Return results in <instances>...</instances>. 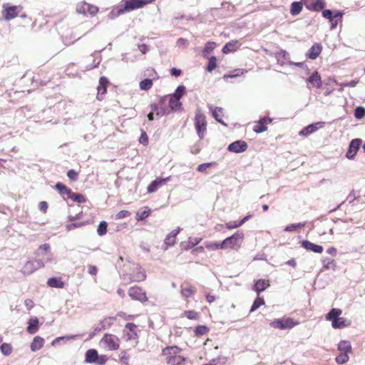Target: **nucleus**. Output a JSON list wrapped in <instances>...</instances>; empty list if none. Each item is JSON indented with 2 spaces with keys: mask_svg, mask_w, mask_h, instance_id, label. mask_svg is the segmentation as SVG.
Here are the masks:
<instances>
[{
  "mask_svg": "<svg viewBox=\"0 0 365 365\" xmlns=\"http://www.w3.org/2000/svg\"><path fill=\"white\" fill-rule=\"evenodd\" d=\"M244 238V234L242 232L237 231L232 236L225 238L222 242V245L223 250L227 249H235L236 247H239L242 242Z\"/></svg>",
  "mask_w": 365,
  "mask_h": 365,
  "instance_id": "nucleus-1",
  "label": "nucleus"
},
{
  "mask_svg": "<svg viewBox=\"0 0 365 365\" xmlns=\"http://www.w3.org/2000/svg\"><path fill=\"white\" fill-rule=\"evenodd\" d=\"M195 127L198 137L202 139L207 130V121L205 115L200 109H197L195 113Z\"/></svg>",
  "mask_w": 365,
  "mask_h": 365,
  "instance_id": "nucleus-2",
  "label": "nucleus"
},
{
  "mask_svg": "<svg viewBox=\"0 0 365 365\" xmlns=\"http://www.w3.org/2000/svg\"><path fill=\"white\" fill-rule=\"evenodd\" d=\"M299 324L291 317H282L275 319L269 323L271 327L278 329H292Z\"/></svg>",
  "mask_w": 365,
  "mask_h": 365,
  "instance_id": "nucleus-3",
  "label": "nucleus"
},
{
  "mask_svg": "<svg viewBox=\"0 0 365 365\" xmlns=\"http://www.w3.org/2000/svg\"><path fill=\"white\" fill-rule=\"evenodd\" d=\"M44 267V261L42 259H34L27 261L21 269L24 275H30L37 269Z\"/></svg>",
  "mask_w": 365,
  "mask_h": 365,
  "instance_id": "nucleus-4",
  "label": "nucleus"
},
{
  "mask_svg": "<svg viewBox=\"0 0 365 365\" xmlns=\"http://www.w3.org/2000/svg\"><path fill=\"white\" fill-rule=\"evenodd\" d=\"M155 0H128L122 4L125 12H129L140 8L145 5L152 3Z\"/></svg>",
  "mask_w": 365,
  "mask_h": 365,
  "instance_id": "nucleus-5",
  "label": "nucleus"
},
{
  "mask_svg": "<svg viewBox=\"0 0 365 365\" xmlns=\"http://www.w3.org/2000/svg\"><path fill=\"white\" fill-rule=\"evenodd\" d=\"M127 277L130 282H140L146 279L145 272L139 264H135L131 274H124V279H126Z\"/></svg>",
  "mask_w": 365,
  "mask_h": 365,
  "instance_id": "nucleus-6",
  "label": "nucleus"
},
{
  "mask_svg": "<svg viewBox=\"0 0 365 365\" xmlns=\"http://www.w3.org/2000/svg\"><path fill=\"white\" fill-rule=\"evenodd\" d=\"M101 342L110 351L117 350L119 348V339L113 334H106L101 339Z\"/></svg>",
  "mask_w": 365,
  "mask_h": 365,
  "instance_id": "nucleus-7",
  "label": "nucleus"
},
{
  "mask_svg": "<svg viewBox=\"0 0 365 365\" xmlns=\"http://www.w3.org/2000/svg\"><path fill=\"white\" fill-rule=\"evenodd\" d=\"M128 295L132 299L145 302L148 300L145 292L140 287H133L128 290Z\"/></svg>",
  "mask_w": 365,
  "mask_h": 365,
  "instance_id": "nucleus-8",
  "label": "nucleus"
},
{
  "mask_svg": "<svg viewBox=\"0 0 365 365\" xmlns=\"http://www.w3.org/2000/svg\"><path fill=\"white\" fill-rule=\"evenodd\" d=\"M21 6H11L5 8L3 11V16L6 21H10L16 18L21 11Z\"/></svg>",
  "mask_w": 365,
  "mask_h": 365,
  "instance_id": "nucleus-9",
  "label": "nucleus"
},
{
  "mask_svg": "<svg viewBox=\"0 0 365 365\" xmlns=\"http://www.w3.org/2000/svg\"><path fill=\"white\" fill-rule=\"evenodd\" d=\"M361 143L362 140L361 139H353L349 143V149L346 153V157L350 160L354 159Z\"/></svg>",
  "mask_w": 365,
  "mask_h": 365,
  "instance_id": "nucleus-10",
  "label": "nucleus"
},
{
  "mask_svg": "<svg viewBox=\"0 0 365 365\" xmlns=\"http://www.w3.org/2000/svg\"><path fill=\"white\" fill-rule=\"evenodd\" d=\"M248 145L245 141L239 140L230 143L227 147V150L230 152L240 153L245 151Z\"/></svg>",
  "mask_w": 365,
  "mask_h": 365,
  "instance_id": "nucleus-11",
  "label": "nucleus"
},
{
  "mask_svg": "<svg viewBox=\"0 0 365 365\" xmlns=\"http://www.w3.org/2000/svg\"><path fill=\"white\" fill-rule=\"evenodd\" d=\"M303 4L307 9L317 11L322 10L325 6L323 0H303Z\"/></svg>",
  "mask_w": 365,
  "mask_h": 365,
  "instance_id": "nucleus-12",
  "label": "nucleus"
},
{
  "mask_svg": "<svg viewBox=\"0 0 365 365\" xmlns=\"http://www.w3.org/2000/svg\"><path fill=\"white\" fill-rule=\"evenodd\" d=\"M138 327L134 323H127L125 326L124 333L128 336V340L135 339L138 337Z\"/></svg>",
  "mask_w": 365,
  "mask_h": 365,
  "instance_id": "nucleus-13",
  "label": "nucleus"
},
{
  "mask_svg": "<svg viewBox=\"0 0 365 365\" xmlns=\"http://www.w3.org/2000/svg\"><path fill=\"white\" fill-rule=\"evenodd\" d=\"M324 123L323 122H318L316 123L310 124L305 128H304L300 132V135L307 136L315 131H317L319 128H322L323 126Z\"/></svg>",
  "mask_w": 365,
  "mask_h": 365,
  "instance_id": "nucleus-14",
  "label": "nucleus"
},
{
  "mask_svg": "<svg viewBox=\"0 0 365 365\" xmlns=\"http://www.w3.org/2000/svg\"><path fill=\"white\" fill-rule=\"evenodd\" d=\"M109 81L108 79L105 77L102 76L99 79V85L97 88L98 90V94H97V98L98 100H101V96H103L107 92V86L108 84Z\"/></svg>",
  "mask_w": 365,
  "mask_h": 365,
  "instance_id": "nucleus-15",
  "label": "nucleus"
},
{
  "mask_svg": "<svg viewBox=\"0 0 365 365\" xmlns=\"http://www.w3.org/2000/svg\"><path fill=\"white\" fill-rule=\"evenodd\" d=\"M344 15V12L342 11H335L334 13L330 10V9H324L322 11V16L329 21L333 17H335V19H338L339 20V22L342 21V17Z\"/></svg>",
  "mask_w": 365,
  "mask_h": 365,
  "instance_id": "nucleus-16",
  "label": "nucleus"
},
{
  "mask_svg": "<svg viewBox=\"0 0 365 365\" xmlns=\"http://www.w3.org/2000/svg\"><path fill=\"white\" fill-rule=\"evenodd\" d=\"M50 245L48 244H43L39 246L36 255H46V257L45 259H43L45 262H51L52 260V255L50 253Z\"/></svg>",
  "mask_w": 365,
  "mask_h": 365,
  "instance_id": "nucleus-17",
  "label": "nucleus"
},
{
  "mask_svg": "<svg viewBox=\"0 0 365 365\" xmlns=\"http://www.w3.org/2000/svg\"><path fill=\"white\" fill-rule=\"evenodd\" d=\"M302 247L307 250H311L315 253H322L324 250L322 246L315 245L308 240H303L302 242Z\"/></svg>",
  "mask_w": 365,
  "mask_h": 365,
  "instance_id": "nucleus-18",
  "label": "nucleus"
},
{
  "mask_svg": "<svg viewBox=\"0 0 365 365\" xmlns=\"http://www.w3.org/2000/svg\"><path fill=\"white\" fill-rule=\"evenodd\" d=\"M322 47L319 43H314L308 51L307 53V58L314 60L321 53Z\"/></svg>",
  "mask_w": 365,
  "mask_h": 365,
  "instance_id": "nucleus-19",
  "label": "nucleus"
},
{
  "mask_svg": "<svg viewBox=\"0 0 365 365\" xmlns=\"http://www.w3.org/2000/svg\"><path fill=\"white\" fill-rule=\"evenodd\" d=\"M269 286L268 280L258 279L255 282L252 287V289L259 295L262 292L264 291Z\"/></svg>",
  "mask_w": 365,
  "mask_h": 365,
  "instance_id": "nucleus-20",
  "label": "nucleus"
},
{
  "mask_svg": "<svg viewBox=\"0 0 365 365\" xmlns=\"http://www.w3.org/2000/svg\"><path fill=\"white\" fill-rule=\"evenodd\" d=\"M307 82L317 88H321L322 86L321 76L317 71L312 73V75L307 78Z\"/></svg>",
  "mask_w": 365,
  "mask_h": 365,
  "instance_id": "nucleus-21",
  "label": "nucleus"
},
{
  "mask_svg": "<svg viewBox=\"0 0 365 365\" xmlns=\"http://www.w3.org/2000/svg\"><path fill=\"white\" fill-rule=\"evenodd\" d=\"M170 178V177L155 179L148 185L147 189L148 192L150 193L155 192L160 185L168 181Z\"/></svg>",
  "mask_w": 365,
  "mask_h": 365,
  "instance_id": "nucleus-22",
  "label": "nucleus"
},
{
  "mask_svg": "<svg viewBox=\"0 0 365 365\" xmlns=\"http://www.w3.org/2000/svg\"><path fill=\"white\" fill-rule=\"evenodd\" d=\"M181 349L177 346H167L163 349V355L165 356V360L170 357L173 356L175 354H178L180 352Z\"/></svg>",
  "mask_w": 365,
  "mask_h": 365,
  "instance_id": "nucleus-23",
  "label": "nucleus"
},
{
  "mask_svg": "<svg viewBox=\"0 0 365 365\" xmlns=\"http://www.w3.org/2000/svg\"><path fill=\"white\" fill-rule=\"evenodd\" d=\"M98 359V353L96 349H91L86 352L85 361L86 363L93 364Z\"/></svg>",
  "mask_w": 365,
  "mask_h": 365,
  "instance_id": "nucleus-24",
  "label": "nucleus"
},
{
  "mask_svg": "<svg viewBox=\"0 0 365 365\" xmlns=\"http://www.w3.org/2000/svg\"><path fill=\"white\" fill-rule=\"evenodd\" d=\"M55 187L64 199H68L69 194H71V191L70 188H68L61 182H57L55 185Z\"/></svg>",
  "mask_w": 365,
  "mask_h": 365,
  "instance_id": "nucleus-25",
  "label": "nucleus"
},
{
  "mask_svg": "<svg viewBox=\"0 0 365 365\" xmlns=\"http://www.w3.org/2000/svg\"><path fill=\"white\" fill-rule=\"evenodd\" d=\"M209 108L212 112V117L220 123L225 125V123H224L221 118V113L222 111V108L220 107L213 108L212 106H209Z\"/></svg>",
  "mask_w": 365,
  "mask_h": 365,
  "instance_id": "nucleus-26",
  "label": "nucleus"
},
{
  "mask_svg": "<svg viewBox=\"0 0 365 365\" xmlns=\"http://www.w3.org/2000/svg\"><path fill=\"white\" fill-rule=\"evenodd\" d=\"M44 344V339L41 336H35L31 344V349L32 351H36L41 349Z\"/></svg>",
  "mask_w": 365,
  "mask_h": 365,
  "instance_id": "nucleus-27",
  "label": "nucleus"
},
{
  "mask_svg": "<svg viewBox=\"0 0 365 365\" xmlns=\"http://www.w3.org/2000/svg\"><path fill=\"white\" fill-rule=\"evenodd\" d=\"M247 72V71L246 69H240V68L235 69V70L232 71L230 73L225 74L223 76V79L227 80L229 78H234L240 77V76H243L245 73H246Z\"/></svg>",
  "mask_w": 365,
  "mask_h": 365,
  "instance_id": "nucleus-28",
  "label": "nucleus"
},
{
  "mask_svg": "<svg viewBox=\"0 0 365 365\" xmlns=\"http://www.w3.org/2000/svg\"><path fill=\"white\" fill-rule=\"evenodd\" d=\"M277 58L278 63L281 65H284L285 63L284 61H286L287 64L288 61H290L289 53L282 49L277 53Z\"/></svg>",
  "mask_w": 365,
  "mask_h": 365,
  "instance_id": "nucleus-29",
  "label": "nucleus"
},
{
  "mask_svg": "<svg viewBox=\"0 0 365 365\" xmlns=\"http://www.w3.org/2000/svg\"><path fill=\"white\" fill-rule=\"evenodd\" d=\"M341 313V309L338 308H332L326 315V320L332 322V320H335L339 318Z\"/></svg>",
  "mask_w": 365,
  "mask_h": 365,
  "instance_id": "nucleus-30",
  "label": "nucleus"
},
{
  "mask_svg": "<svg viewBox=\"0 0 365 365\" xmlns=\"http://www.w3.org/2000/svg\"><path fill=\"white\" fill-rule=\"evenodd\" d=\"M48 286L55 288H63L64 287V282L58 277L49 278L47 281Z\"/></svg>",
  "mask_w": 365,
  "mask_h": 365,
  "instance_id": "nucleus-31",
  "label": "nucleus"
},
{
  "mask_svg": "<svg viewBox=\"0 0 365 365\" xmlns=\"http://www.w3.org/2000/svg\"><path fill=\"white\" fill-rule=\"evenodd\" d=\"M349 324L346 322V319L344 317H339L335 320H332L331 326L334 329H342Z\"/></svg>",
  "mask_w": 365,
  "mask_h": 365,
  "instance_id": "nucleus-32",
  "label": "nucleus"
},
{
  "mask_svg": "<svg viewBox=\"0 0 365 365\" xmlns=\"http://www.w3.org/2000/svg\"><path fill=\"white\" fill-rule=\"evenodd\" d=\"M115 320V317H109L101 320L98 324L102 330L108 329L113 324Z\"/></svg>",
  "mask_w": 365,
  "mask_h": 365,
  "instance_id": "nucleus-33",
  "label": "nucleus"
},
{
  "mask_svg": "<svg viewBox=\"0 0 365 365\" xmlns=\"http://www.w3.org/2000/svg\"><path fill=\"white\" fill-rule=\"evenodd\" d=\"M38 320L36 317L30 319L29 322V326L27 327V331L29 334H34L38 331Z\"/></svg>",
  "mask_w": 365,
  "mask_h": 365,
  "instance_id": "nucleus-34",
  "label": "nucleus"
},
{
  "mask_svg": "<svg viewBox=\"0 0 365 365\" xmlns=\"http://www.w3.org/2000/svg\"><path fill=\"white\" fill-rule=\"evenodd\" d=\"M185 361V359L183 356L175 354L167 359V363L170 365H181Z\"/></svg>",
  "mask_w": 365,
  "mask_h": 365,
  "instance_id": "nucleus-35",
  "label": "nucleus"
},
{
  "mask_svg": "<svg viewBox=\"0 0 365 365\" xmlns=\"http://www.w3.org/2000/svg\"><path fill=\"white\" fill-rule=\"evenodd\" d=\"M302 3L300 1H294L291 4L290 14L292 16L298 15L302 10Z\"/></svg>",
  "mask_w": 365,
  "mask_h": 365,
  "instance_id": "nucleus-36",
  "label": "nucleus"
},
{
  "mask_svg": "<svg viewBox=\"0 0 365 365\" xmlns=\"http://www.w3.org/2000/svg\"><path fill=\"white\" fill-rule=\"evenodd\" d=\"M125 13L122 4L118 5L115 8H114L108 14V18L110 19H114L118 17L120 15Z\"/></svg>",
  "mask_w": 365,
  "mask_h": 365,
  "instance_id": "nucleus-37",
  "label": "nucleus"
},
{
  "mask_svg": "<svg viewBox=\"0 0 365 365\" xmlns=\"http://www.w3.org/2000/svg\"><path fill=\"white\" fill-rule=\"evenodd\" d=\"M182 104L180 99L170 96L169 97V107L172 110H178L181 108Z\"/></svg>",
  "mask_w": 365,
  "mask_h": 365,
  "instance_id": "nucleus-38",
  "label": "nucleus"
},
{
  "mask_svg": "<svg viewBox=\"0 0 365 365\" xmlns=\"http://www.w3.org/2000/svg\"><path fill=\"white\" fill-rule=\"evenodd\" d=\"M0 351L4 356H9L13 351V347L9 343H2L0 346Z\"/></svg>",
  "mask_w": 365,
  "mask_h": 365,
  "instance_id": "nucleus-39",
  "label": "nucleus"
},
{
  "mask_svg": "<svg viewBox=\"0 0 365 365\" xmlns=\"http://www.w3.org/2000/svg\"><path fill=\"white\" fill-rule=\"evenodd\" d=\"M68 199H71L73 202H76L78 203H83L86 201V197L78 192H73L72 190L71 191V194H69Z\"/></svg>",
  "mask_w": 365,
  "mask_h": 365,
  "instance_id": "nucleus-40",
  "label": "nucleus"
},
{
  "mask_svg": "<svg viewBox=\"0 0 365 365\" xmlns=\"http://www.w3.org/2000/svg\"><path fill=\"white\" fill-rule=\"evenodd\" d=\"M237 41H230L227 43L222 48V51L224 53H229L235 51L237 47Z\"/></svg>",
  "mask_w": 365,
  "mask_h": 365,
  "instance_id": "nucleus-41",
  "label": "nucleus"
},
{
  "mask_svg": "<svg viewBox=\"0 0 365 365\" xmlns=\"http://www.w3.org/2000/svg\"><path fill=\"white\" fill-rule=\"evenodd\" d=\"M196 292V290L195 288L190 287H181L180 293L182 296V297L187 299L190 297H192L195 293Z\"/></svg>",
  "mask_w": 365,
  "mask_h": 365,
  "instance_id": "nucleus-42",
  "label": "nucleus"
},
{
  "mask_svg": "<svg viewBox=\"0 0 365 365\" xmlns=\"http://www.w3.org/2000/svg\"><path fill=\"white\" fill-rule=\"evenodd\" d=\"M322 264H323V267L326 269H335V263H334V260L331 258H329V257H324L322 259Z\"/></svg>",
  "mask_w": 365,
  "mask_h": 365,
  "instance_id": "nucleus-43",
  "label": "nucleus"
},
{
  "mask_svg": "<svg viewBox=\"0 0 365 365\" xmlns=\"http://www.w3.org/2000/svg\"><path fill=\"white\" fill-rule=\"evenodd\" d=\"M338 349L341 352L349 353L351 350V346L349 341H341L338 344Z\"/></svg>",
  "mask_w": 365,
  "mask_h": 365,
  "instance_id": "nucleus-44",
  "label": "nucleus"
},
{
  "mask_svg": "<svg viewBox=\"0 0 365 365\" xmlns=\"http://www.w3.org/2000/svg\"><path fill=\"white\" fill-rule=\"evenodd\" d=\"M205 247L211 251L217 250H223L222 242H206Z\"/></svg>",
  "mask_w": 365,
  "mask_h": 365,
  "instance_id": "nucleus-45",
  "label": "nucleus"
},
{
  "mask_svg": "<svg viewBox=\"0 0 365 365\" xmlns=\"http://www.w3.org/2000/svg\"><path fill=\"white\" fill-rule=\"evenodd\" d=\"M88 4L86 2H81L78 4L76 6V11L78 14H82L84 15L88 14Z\"/></svg>",
  "mask_w": 365,
  "mask_h": 365,
  "instance_id": "nucleus-46",
  "label": "nucleus"
},
{
  "mask_svg": "<svg viewBox=\"0 0 365 365\" xmlns=\"http://www.w3.org/2000/svg\"><path fill=\"white\" fill-rule=\"evenodd\" d=\"M153 86V81L145 78L140 82V88L143 91H148Z\"/></svg>",
  "mask_w": 365,
  "mask_h": 365,
  "instance_id": "nucleus-47",
  "label": "nucleus"
},
{
  "mask_svg": "<svg viewBox=\"0 0 365 365\" xmlns=\"http://www.w3.org/2000/svg\"><path fill=\"white\" fill-rule=\"evenodd\" d=\"M264 304V300L263 298L257 297L250 308V312L256 311L260 306L263 305Z\"/></svg>",
  "mask_w": 365,
  "mask_h": 365,
  "instance_id": "nucleus-48",
  "label": "nucleus"
},
{
  "mask_svg": "<svg viewBox=\"0 0 365 365\" xmlns=\"http://www.w3.org/2000/svg\"><path fill=\"white\" fill-rule=\"evenodd\" d=\"M150 210L148 207H145V209L143 211L137 212L136 220L138 221L143 220L150 215Z\"/></svg>",
  "mask_w": 365,
  "mask_h": 365,
  "instance_id": "nucleus-49",
  "label": "nucleus"
},
{
  "mask_svg": "<svg viewBox=\"0 0 365 365\" xmlns=\"http://www.w3.org/2000/svg\"><path fill=\"white\" fill-rule=\"evenodd\" d=\"M185 87L182 85H180L178 86L174 93L170 95L171 96H173L175 98H177L178 99H180L181 97L185 94Z\"/></svg>",
  "mask_w": 365,
  "mask_h": 365,
  "instance_id": "nucleus-50",
  "label": "nucleus"
},
{
  "mask_svg": "<svg viewBox=\"0 0 365 365\" xmlns=\"http://www.w3.org/2000/svg\"><path fill=\"white\" fill-rule=\"evenodd\" d=\"M201 238L198 237H190L187 242V245L185 247V250H189L197 245L201 241Z\"/></svg>",
  "mask_w": 365,
  "mask_h": 365,
  "instance_id": "nucleus-51",
  "label": "nucleus"
},
{
  "mask_svg": "<svg viewBox=\"0 0 365 365\" xmlns=\"http://www.w3.org/2000/svg\"><path fill=\"white\" fill-rule=\"evenodd\" d=\"M107 222L106 221H101L98 225L97 232L98 235L103 236L107 232Z\"/></svg>",
  "mask_w": 365,
  "mask_h": 365,
  "instance_id": "nucleus-52",
  "label": "nucleus"
},
{
  "mask_svg": "<svg viewBox=\"0 0 365 365\" xmlns=\"http://www.w3.org/2000/svg\"><path fill=\"white\" fill-rule=\"evenodd\" d=\"M209 331V328L204 325H199L195 327V333L197 336H202Z\"/></svg>",
  "mask_w": 365,
  "mask_h": 365,
  "instance_id": "nucleus-53",
  "label": "nucleus"
},
{
  "mask_svg": "<svg viewBox=\"0 0 365 365\" xmlns=\"http://www.w3.org/2000/svg\"><path fill=\"white\" fill-rule=\"evenodd\" d=\"M365 116V108L361 106L356 107L354 110V117L357 119H361Z\"/></svg>",
  "mask_w": 365,
  "mask_h": 365,
  "instance_id": "nucleus-54",
  "label": "nucleus"
},
{
  "mask_svg": "<svg viewBox=\"0 0 365 365\" xmlns=\"http://www.w3.org/2000/svg\"><path fill=\"white\" fill-rule=\"evenodd\" d=\"M217 58L215 56H212L209 58L208 64L207 66V71L212 72L217 66L216 64Z\"/></svg>",
  "mask_w": 365,
  "mask_h": 365,
  "instance_id": "nucleus-55",
  "label": "nucleus"
},
{
  "mask_svg": "<svg viewBox=\"0 0 365 365\" xmlns=\"http://www.w3.org/2000/svg\"><path fill=\"white\" fill-rule=\"evenodd\" d=\"M304 225H305V222H303V223L299 222V223H296V224H291V225H287L284 228V230L285 232H292V231L295 230L297 228L303 227Z\"/></svg>",
  "mask_w": 365,
  "mask_h": 365,
  "instance_id": "nucleus-56",
  "label": "nucleus"
},
{
  "mask_svg": "<svg viewBox=\"0 0 365 365\" xmlns=\"http://www.w3.org/2000/svg\"><path fill=\"white\" fill-rule=\"evenodd\" d=\"M349 360L348 353H344L336 358V361L339 364H343Z\"/></svg>",
  "mask_w": 365,
  "mask_h": 365,
  "instance_id": "nucleus-57",
  "label": "nucleus"
},
{
  "mask_svg": "<svg viewBox=\"0 0 365 365\" xmlns=\"http://www.w3.org/2000/svg\"><path fill=\"white\" fill-rule=\"evenodd\" d=\"M217 163L215 162L212 163H202L198 165L197 170L199 172L205 173L206 171V169L212 165H215Z\"/></svg>",
  "mask_w": 365,
  "mask_h": 365,
  "instance_id": "nucleus-58",
  "label": "nucleus"
},
{
  "mask_svg": "<svg viewBox=\"0 0 365 365\" xmlns=\"http://www.w3.org/2000/svg\"><path fill=\"white\" fill-rule=\"evenodd\" d=\"M215 48L214 42H207L204 48V55L206 56L212 52Z\"/></svg>",
  "mask_w": 365,
  "mask_h": 365,
  "instance_id": "nucleus-59",
  "label": "nucleus"
},
{
  "mask_svg": "<svg viewBox=\"0 0 365 365\" xmlns=\"http://www.w3.org/2000/svg\"><path fill=\"white\" fill-rule=\"evenodd\" d=\"M267 130V127L263 124H259L258 123V124L255 125L254 127H253V130L257 133H263L264 131H266Z\"/></svg>",
  "mask_w": 365,
  "mask_h": 365,
  "instance_id": "nucleus-60",
  "label": "nucleus"
},
{
  "mask_svg": "<svg viewBox=\"0 0 365 365\" xmlns=\"http://www.w3.org/2000/svg\"><path fill=\"white\" fill-rule=\"evenodd\" d=\"M185 315L189 319H197L199 314L193 310H189L185 312Z\"/></svg>",
  "mask_w": 365,
  "mask_h": 365,
  "instance_id": "nucleus-61",
  "label": "nucleus"
},
{
  "mask_svg": "<svg viewBox=\"0 0 365 365\" xmlns=\"http://www.w3.org/2000/svg\"><path fill=\"white\" fill-rule=\"evenodd\" d=\"M78 173L74 170H69L67 172L68 178L72 181H76L78 179Z\"/></svg>",
  "mask_w": 365,
  "mask_h": 365,
  "instance_id": "nucleus-62",
  "label": "nucleus"
},
{
  "mask_svg": "<svg viewBox=\"0 0 365 365\" xmlns=\"http://www.w3.org/2000/svg\"><path fill=\"white\" fill-rule=\"evenodd\" d=\"M139 142L140 143L144 145H146L148 143V137L147 133L144 130H142L141 132V135L139 138Z\"/></svg>",
  "mask_w": 365,
  "mask_h": 365,
  "instance_id": "nucleus-63",
  "label": "nucleus"
},
{
  "mask_svg": "<svg viewBox=\"0 0 365 365\" xmlns=\"http://www.w3.org/2000/svg\"><path fill=\"white\" fill-rule=\"evenodd\" d=\"M130 212L129 211L121 210L116 214L115 218L118 220H120V219L125 218V217L130 216Z\"/></svg>",
  "mask_w": 365,
  "mask_h": 365,
  "instance_id": "nucleus-64",
  "label": "nucleus"
}]
</instances>
